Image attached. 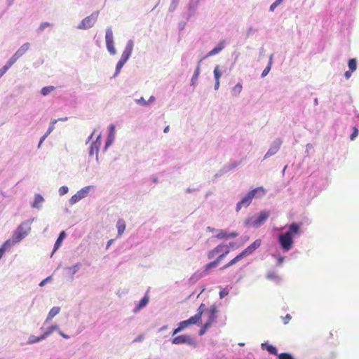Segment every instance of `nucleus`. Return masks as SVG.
<instances>
[{"label": "nucleus", "instance_id": "obj_39", "mask_svg": "<svg viewBox=\"0 0 359 359\" xmlns=\"http://www.w3.org/2000/svg\"><path fill=\"white\" fill-rule=\"evenodd\" d=\"M222 74L219 71V66L217 65L214 69V76L215 80H219L221 77Z\"/></svg>", "mask_w": 359, "mask_h": 359}, {"label": "nucleus", "instance_id": "obj_52", "mask_svg": "<svg viewBox=\"0 0 359 359\" xmlns=\"http://www.w3.org/2000/svg\"><path fill=\"white\" fill-rule=\"evenodd\" d=\"M227 294H228V292L226 290H223L220 291V292H219V295H220L221 298H223L224 297H225Z\"/></svg>", "mask_w": 359, "mask_h": 359}, {"label": "nucleus", "instance_id": "obj_47", "mask_svg": "<svg viewBox=\"0 0 359 359\" xmlns=\"http://www.w3.org/2000/svg\"><path fill=\"white\" fill-rule=\"evenodd\" d=\"M137 103H138L139 104H141V105H144V106L148 104V102L146 101L145 99L143 97H141L140 99L137 100Z\"/></svg>", "mask_w": 359, "mask_h": 359}, {"label": "nucleus", "instance_id": "obj_5", "mask_svg": "<svg viewBox=\"0 0 359 359\" xmlns=\"http://www.w3.org/2000/svg\"><path fill=\"white\" fill-rule=\"evenodd\" d=\"M30 228L28 227L27 229H25L23 227V224L20 225L16 230L14 231L12 241L11 243H19L21 240H22L27 234Z\"/></svg>", "mask_w": 359, "mask_h": 359}, {"label": "nucleus", "instance_id": "obj_22", "mask_svg": "<svg viewBox=\"0 0 359 359\" xmlns=\"http://www.w3.org/2000/svg\"><path fill=\"white\" fill-rule=\"evenodd\" d=\"M262 348H265L269 353L273 355H277V349L272 345L268 344L266 343L262 344Z\"/></svg>", "mask_w": 359, "mask_h": 359}, {"label": "nucleus", "instance_id": "obj_13", "mask_svg": "<svg viewBox=\"0 0 359 359\" xmlns=\"http://www.w3.org/2000/svg\"><path fill=\"white\" fill-rule=\"evenodd\" d=\"M101 144V142L100 140V137L97 138V140L92 142L90 149H89V154L90 156H93V154L96 155V157L97 158V154L99 151V148Z\"/></svg>", "mask_w": 359, "mask_h": 359}, {"label": "nucleus", "instance_id": "obj_35", "mask_svg": "<svg viewBox=\"0 0 359 359\" xmlns=\"http://www.w3.org/2000/svg\"><path fill=\"white\" fill-rule=\"evenodd\" d=\"M43 339H44L41 338V335L40 337H36L34 335H32L29 338V344H34V343H36Z\"/></svg>", "mask_w": 359, "mask_h": 359}, {"label": "nucleus", "instance_id": "obj_8", "mask_svg": "<svg viewBox=\"0 0 359 359\" xmlns=\"http://www.w3.org/2000/svg\"><path fill=\"white\" fill-rule=\"evenodd\" d=\"M90 187H85L79 191L76 192L69 200L70 204L73 205L79 202L82 198L86 197L89 193Z\"/></svg>", "mask_w": 359, "mask_h": 359}, {"label": "nucleus", "instance_id": "obj_18", "mask_svg": "<svg viewBox=\"0 0 359 359\" xmlns=\"http://www.w3.org/2000/svg\"><path fill=\"white\" fill-rule=\"evenodd\" d=\"M60 311V308L55 306L50 309L49 311L47 318L46 319V322H48L52 320L53 318H54L56 315H57Z\"/></svg>", "mask_w": 359, "mask_h": 359}, {"label": "nucleus", "instance_id": "obj_61", "mask_svg": "<svg viewBox=\"0 0 359 359\" xmlns=\"http://www.w3.org/2000/svg\"><path fill=\"white\" fill-rule=\"evenodd\" d=\"M169 131V126H166L165 128H164V133H168Z\"/></svg>", "mask_w": 359, "mask_h": 359}, {"label": "nucleus", "instance_id": "obj_25", "mask_svg": "<svg viewBox=\"0 0 359 359\" xmlns=\"http://www.w3.org/2000/svg\"><path fill=\"white\" fill-rule=\"evenodd\" d=\"M11 246V241L8 240L6 241L0 248V259L2 257L3 255L4 254L5 251L9 248Z\"/></svg>", "mask_w": 359, "mask_h": 359}, {"label": "nucleus", "instance_id": "obj_15", "mask_svg": "<svg viewBox=\"0 0 359 359\" xmlns=\"http://www.w3.org/2000/svg\"><path fill=\"white\" fill-rule=\"evenodd\" d=\"M189 326H190V324H189V323L188 322L187 320H183V321L180 322L178 324L177 327L174 330L172 335L174 336V335L177 334V333H179L181 331L184 330V329H186Z\"/></svg>", "mask_w": 359, "mask_h": 359}, {"label": "nucleus", "instance_id": "obj_30", "mask_svg": "<svg viewBox=\"0 0 359 359\" xmlns=\"http://www.w3.org/2000/svg\"><path fill=\"white\" fill-rule=\"evenodd\" d=\"M348 65L351 72L355 71L357 68V62L355 58L350 59Z\"/></svg>", "mask_w": 359, "mask_h": 359}, {"label": "nucleus", "instance_id": "obj_10", "mask_svg": "<svg viewBox=\"0 0 359 359\" xmlns=\"http://www.w3.org/2000/svg\"><path fill=\"white\" fill-rule=\"evenodd\" d=\"M262 244L261 239H257L251 245L244 249L241 253L244 257L251 255L254 251L260 247Z\"/></svg>", "mask_w": 359, "mask_h": 359}, {"label": "nucleus", "instance_id": "obj_48", "mask_svg": "<svg viewBox=\"0 0 359 359\" xmlns=\"http://www.w3.org/2000/svg\"><path fill=\"white\" fill-rule=\"evenodd\" d=\"M205 306V305L203 304H202L199 308L198 309V311H197V313L196 315H200V318H201L202 317V315H203V307Z\"/></svg>", "mask_w": 359, "mask_h": 359}, {"label": "nucleus", "instance_id": "obj_7", "mask_svg": "<svg viewBox=\"0 0 359 359\" xmlns=\"http://www.w3.org/2000/svg\"><path fill=\"white\" fill-rule=\"evenodd\" d=\"M105 39H106V46H107V50L111 55H115L116 51V49H115L114 45L113 32H112V30L111 29V28H108L107 29Z\"/></svg>", "mask_w": 359, "mask_h": 359}, {"label": "nucleus", "instance_id": "obj_37", "mask_svg": "<svg viewBox=\"0 0 359 359\" xmlns=\"http://www.w3.org/2000/svg\"><path fill=\"white\" fill-rule=\"evenodd\" d=\"M210 323H205L199 331V335H203L210 327Z\"/></svg>", "mask_w": 359, "mask_h": 359}, {"label": "nucleus", "instance_id": "obj_54", "mask_svg": "<svg viewBox=\"0 0 359 359\" xmlns=\"http://www.w3.org/2000/svg\"><path fill=\"white\" fill-rule=\"evenodd\" d=\"M278 265H280L283 262H284V257H282V256H280L278 258Z\"/></svg>", "mask_w": 359, "mask_h": 359}, {"label": "nucleus", "instance_id": "obj_55", "mask_svg": "<svg viewBox=\"0 0 359 359\" xmlns=\"http://www.w3.org/2000/svg\"><path fill=\"white\" fill-rule=\"evenodd\" d=\"M219 87V80H215V89L217 90Z\"/></svg>", "mask_w": 359, "mask_h": 359}, {"label": "nucleus", "instance_id": "obj_6", "mask_svg": "<svg viewBox=\"0 0 359 359\" xmlns=\"http://www.w3.org/2000/svg\"><path fill=\"white\" fill-rule=\"evenodd\" d=\"M269 215L270 212L269 211H262L255 220H254L252 222H250V220H248L246 221V224L258 227L266 222V220L269 218Z\"/></svg>", "mask_w": 359, "mask_h": 359}, {"label": "nucleus", "instance_id": "obj_2", "mask_svg": "<svg viewBox=\"0 0 359 359\" xmlns=\"http://www.w3.org/2000/svg\"><path fill=\"white\" fill-rule=\"evenodd\" d=\"M257 194H258L259 197H261L265 195L266 191L262 187H259L251 190L242 198L241 201L237 203L236 210L239 211L243 206L248 207L251 203L252 198Z\"/></svg>", "mask_w": 359, "mask_h": 359}, {"label": "nucleus", "instance_id": "obj_64", "mask_svg": "<svg viewBox=\"0 0 359 359\" xmlns=\"http://www.w3.org/2000/svg\"><path fill=\"white\" fill-rule=\"evenodd\" d=\"M110 143H111L110 142H107V143H106V146L107 147L108 145H109V144H110Z\"/></svg>", "mask_w": 359, "mask_h": 359}, {"label": "nucleus", "instance_id": "obj_43", "mask_svg": "<svg viewBox=\"0 0 359 359\" xmlns=\"http://www.w3.org/2000/svg\"><path fill=\"white\" fill-rule=\"evenodd\" d=\"M124 62H123L122 61L119 60L116 65V73L118 74L119 73V72L121 71V68L123 67V66L124 65Z\"/></svg>", "mask_w": 359, "mask_h": 359}, {"label": "nucleus", "instance_id": "obj_28", "mask_svg": "<svg viewBox=\"0 0 359 359\" xmlns=\"http://www.w3.org/2000/svg\"><path fill=\"white\" fill-rule=\"evenodd\" d=\"M55 89V88L53 86L43 87L41 89V94L46 96L48 95L50 93L53 92Z\"/></svg>", "mask_w": 359, "mask_h": 359}, {"label": "nucleus", "instance_id": "obj_33", "mask_svg": "<svg viewBox=\"0 0 359 359\" xmlns=\"http://www.w3.org/2000/svg\"><path fill=\"white\" fill-rule=\"evenodd\" d=\"M19 59L18 56L14 54L8 61L6 66L9 69Z\"/></svg>", "mask_w": 359, "mask_h": 359}, {"label": "nucleus", "instance_id": "obj_1", "mask_svg": "<svg viewBox=\"0 0 359 359\" xmlns=\"http://www.w3.org/2000/svg\"><path fill=\"white\" fill-rule=\"evenodd\" d=\"M302 223H292L288 228V231L279 235L278 241L283 251L290 250L293 246V236L299 233Z\"/></svg>", "mask_w": 359, "mask_h": 359}, {"label": "nucleus", "instance_id": "obj_32", "mask_svg": "<svg viewBox=\"0 0 359 359\" xmlns=\"http://www.w3.org/2000/svg\"><path fill=\"white\" fill-rule=\"evenodd\" d=\"M266 278L270 280H275L278 278V276L276 271H269L266 274Z\"/></svg>", "mask_w": 359, "mask_h": 359}, {"label": "nucleus", "instance_id": "obj_62", "mask_svg": "<svg viewBox=\"0 0 359 359\" xmlns=\"http://www.w3.org/2000/svg\"><path fill=\"white\" fill-rule=\"evenodd\" d=\"M113 241H114L113 239H111V240H109V241H108L107 247H109V246L112 243Z\"/></svg>", "mask_w": 359, "mask_h": 359}, {"label": "nucleus", "instance_id": "obj_53", "mask_svg": "<svg viewBox=\"0 0 359 359\" xmlns=\"http://www.w3.org/2000/svg\"><path fill=\"white\" fill-rule=\"evenodd\" d=\"M353 72H351V70L350 71H346L345 73H344V76L345 77L348 79H349L351 76V73Z\"/></svg>", "mask_w": 359, "mask_h": 359}, {"label": "nucleus", "instance_id": "obj_23", "mask_svg": "<svg viewBox=\"0 0 359 359\" xmlns=\"http://www.w3.org/2000/svg\"><path fill=\"white\" fill-rule=\"evenodd\" d=\"M216 313L217 310L215 308L210 309L209 311V318L206 323H210V325H211L216 320Z\"/></svg>", "mask_w": 359, "mask_h": 359}, {"label": "nucleus", "instance_id": "obj_57", "mask_svg": "<svg viewBox=\"0 0 359 359\" xmlns=\"http://www.w3.org/2000/svg\"><path fill=\"white\" fill-rule=\"evenodd\" d=\"M59 334L64 338L65 339H69V337L67 334H65L64 332H62V331H59Z\"/></svg>", "mask_w": 359, "mask_h": 359}, {"label": "nucleus", "instance_id": "obj_4", "mask_svg": "<svg viewBox=\"0 0 359 359\" xmlns=\"http://www.w3.org/2000/svg\"><path fill=\"white\" fill-rule=\"evenodd\" d=\"M98 15L99 11L93 13L90 15L82 20V21L78 25V28L80 29H87L92 27L96 22Z\"/></svg>", "mask_w": 359, "mask_h": 359}, {"label": "nucleus", "instance_id": "obj_29", "mask_svg": "<svg viewBox=\"0 0 359 359\" xmlns=\"http://www.w3.org/2000/svg\"><path fill=\"white\" fill-rule=\"evenodd\" d=\"M220 262L217 259L214 260L213 262H211L208 264H207L205 266V270L208 271L212 268L216 267Z\"/></svg>", "mask_w": 359, "mask_h": 359}, {"label": "nucleus", "instance_id": "obj_38", "mask_svg": "<svg viewBox=\"0 0 359 359\" xmlns=\"http://www.w3.org/2000/svg\"><path fill=\"white\" fill-rule=\"evenodd\" d=\"M278 150V147L271 148L265 154L264 158H266L269 156L273 155L274 154H276Z\"/></svg>", "mask_w": 359, "mask_h": 359}, {"label": "nucleus", "instance_id": "obj_59", "mask_svg": "<svg viewBox=\"0 0 359 359\" xmlns=\"http://www.w3.org/2000/svg\"><path fill=\"white\" fill-rule=\"evenodd\" d=\"M154 100H155V97L154 96H151L149 101H147V102H148V103L153 102Z\"/></svg>", "mask_w": 359, "mask_h": 359}, {"label": "nucleus", "instance_id": "obj_34", "mask_svg": "<svg viewBox=\"0 0 359 359\" xmlns=\"http://www.w3.org/2000/svg\"><path fill=\"white\" fill-rule=\"evenodd\" d=\"M79 267H80V264L77 263L76 264H75L71 267H68L67 270L69 271V273L72 275H74L78 271Z\"/></svg>", "mask_w": 359, "mask_h": 359}, {"label": "nucleus", "instance_id": "obj_17", "mask_svg": "<svg viewBox=\"0 0 359 359\" xmlns=\"http://www.w3.org/2000/svg\"><path fill=\"white\" fill-rule=\"evenodd\" d=\"M116 228L118 230V236H121L126 229V222L123 219H119L116 224Z\"/></svg>", "mask_w": 359, "mask_h": 359}, {"label": "nucleus", "instance_id": "obj_20", "mask_svg": "<svg viewBox=\"0 0 359 359\" xmlns=\"http://www.w3.org/2000/svg\"><path fill=\"white\" fill-rule=\"evenodd\" d=\"M57 120H53L51 121L50 123V125L48 128V131L46 132V133L41 138L40 140V142H39V147H40V145L42 144V142L45 140V139L48 137V135L54 129V126L55 124L57 123Z\"/></svg>", "mask_w": 359, "mask_h": 359}, {"label": "nucleus", "instance_id": "obj_41", "mask_svg": "<svg viewBox=\"0 0 359 359\" xmlns=\"http://www.w3.org/2000/svg\"><path fill=\"white\" fill-rule=\"evenodd\" d=\"M358 135V130L356 127L353 128V133H351L350 138L353 140Z\"/></svg>", "mask_w": 359, "mask_h": 359}, {"label": "nucleus", "instance_id": "obj_40", "mask_svg": "<svg viewBox=\"0 0 359 359\" xmlns=\"http://www.w3.org/2000/svg\"><path fill=\"white\" fill-rule=\"evenodd\" d=\"M278 359H294L292 356L287 353H282L278 355Z\"/></svg>", "mask_w": 359, "mask_h": 359}, {"label": "nucleus", "instance_id": "obj_44", "mask_svg": "<svg viewBox=\"0 0 359 359\" xmlns=\"http://www.w3.org/2000/svg\"><path fill=\"white\" fill-rule=\"evenodd\" d=\"M283 1V0H276L274 3H273L271 6H270V10L271 11H273V10L275 9V8H276L281 2Z\"/></svg>", "mask_w": 359, "mask_h": 359}, {"label": "nucleus", "instance_id": "obj_51", "mask_svg": "<svg viewBox=\"0 0 359 359\" xmlns=\"http://www.w3.org/2000/svg\"><path fill=\"white\" fill-rule=\"evenodd\" d=\"M50 25L48 22H43L39 27V29L42 31L45 27H49Z\"/></svg>", "mask_w": 359, "mask_h": 359}, {"label": "nucleus", "instance_id": "obj_50", "mask_svg": "<svg viewBox=\"0 0 359 359\" xmlns=\"http://www.w3.org/2000/svg\"><path fill=\"white\" fill-rule=\"evenodd\" d=\"M8 69V68L4 65L1 69H0V77L2 76L6 72Z\"/></svg>", "mask_w": 359, "mask_h": 359}, {"label": "nucleus", "instance_id": "obj_31", "mask_svg": "<svg viewBox=\"0 0 359 359\" xmlns=\"http://www.w3.org/2000/svg\"><path fill=\"white\" fill-rule=\"evenodd\" d=\"M43 201V197L39 195V194H37L35 196V198H34V203H33V206L36 208V207H39V205Z\"/></svg>", "mask_w": 359, "mask_h": 359}, {"label": "nucleus", "instance_id": "obj_14", "mask_svg": "<svg viewBox=\"0 0 359 359\" xmlns=\"http://www.w3.org/2000/svg\"><path fill=\"white\" fill-rule=\"evenodd\" d=\"M244 257H245L243 255V254L241 252L239 253L237 256H236L233 259H232L231 261H229L227 264L224 265L221 268V269L224 270V269L231 266L232 265L236 264L238 262H239L240 260H241Z\"/></svg>", "mask_w": 359, "mask_h": 359}, {"label": "nucleus", "instance_id": "obj_12", "mask_svg": "<svg viewBox=\"0 0 359 359\" xmlns=\"http://www.w3.org/2000/svg\"><path fill=\"white\" fill-rule=\"evenodd\" d=\"M238 235L236 232H231L228 233L224 230H219L217 234L215 236L218 239H228L235 238Z\"/></svg>", "mask_w": 359, "mask_h": 359}, {"label": "nucleus", "instance_id": "obj_11", "mask_svg": "<svg viewBox=\"0 0 359 359\" xmlns=\"http://www.w3.org/2000/svg\"><path fill=\"white\" fill-rule=\"evenodd\" d=\"M133 49V42L132 41H129L126 46L125 50H123L121 59L119 60L126 63L129 57H130Z\"/></svg>", "mask_w": 359, "mask_h": 359}, {"label": "nucleus", "instance_id": "obj_9", "mask_svg": "<svg viewBox=\"0 0 359 359\" xmlns=\"http://www.w3.org/2000/svg\"><path fill=\"white\" fill-rule=\"evenodd\" d=\"M171 341L173 344H192L194 343L192 338L187 334L179 335L173 337Z\"/></svg>", "mask_w": 359, "mask_h": 359}, {"label": "nucleus", "instance_id": "obj_60", "mask_svg": "<svg viewBox=\"0 0 359 359\" xmlns=\"http://www.w3.org/2000/svg\"><path fill=\"white\" fill-rule=\"evenodd\" d=\"M333 332H334V334H337V330H332L330 332V337H332L334 336V333Z\"/></svg>", "mask_w": 359, "mask_h": 359}, {"label": "nucleus", "instance_id": "obj_24", "mask_svg": "<svg viewBox=\"0 0 359 359\" xmlns=\"http://www.w3.org/2000/svg\"><path fill=\"white\" fill-rule=\"evenodd\" d=\"M243 86L241 83L236 84L231 90L232 95L233 96H238L242 91Z\"/></svg>", "mask_w": 359, "mask_h": 359}, {"label": "nucleus", "instance_id": "obj_26", "mask_svg": "<svg viewBox=\"0 0 359 359\" xmlns=\"http://www.w3.org/2000/svg\"><path fill=\"white\" fill-rule=\"evenodd\" d=\"M200 71H201V67H200V64H198L197 67L195 69L194 74V75L192 76V79H191V82H192L193 85H194L195 83L197 81L198 78L199 74H200Z\"/></svg>", "mask_w": 359, "mask_h": 359}, {"label": "nucleus", "instance_id": "obj_49", "mask_svg": "<svg viewBox=\"0 0 359 359\" xmlns=\"http://www.w3.org/2000/svg\"><path fill=\"white\" fill-rule=\"evenodd\" d=\"M291 318V316L290 314H287L285 317L283 318V323L285 325L287 324Z\"/></svg>", "mask_w": 359, "mask_h": 359}, {"label": "nucleus", "instance_id": "obj_16", "mask_svg": "<svg viewBox=\"0 0 359 359\" xmlns=\"http://www.w3.org/2000/svg\"><path fill=\"white\" fill-rule=\"evenodd\" d=\"M224 48V41H221L217 47L214 48L212 50H211L206 55V57H210L212 55H214L215 54H217L219 53Z\"/></svg>", "mask_w": 359, "mask_h": 359}, {"label": "nucleus", "instance_id": "obj_42", "mask_svg": "<svg viewBox=\"0 0 359 359\" xmlns=\"http://www.w3.org/2000/svg\"><path fill=\"white\" fill-rule=\"evenodd\" d=\"M69 191V189L66 186H62L59 189V194L62 196L66 194Z\"/></svg>", "mask_w": 359, "mask_h": 359}, {"label": "nucleus", "instance_id": "obj_36", "mask_svg": "<svg viewBox=\"0 0 359 359\" xmlns=\"http://www.w3.org/2000/svg\"><path fill=\"white\" fill-rule=\"evenodd\" d=\"M149 302V297L145 296L144 297L140 302L139 303V305L137 306V308L140 309H142V307L145 306L147 303Z\"/></svg>", "mask_w": 359, "mask_h": 359}, {"label": "nucleus", "instance_id": "obj_19", "mask_svg": "<svg viewBox=\"0 0 359 359\" xmlns=\"http://www.w3.org/2000/svg\"><path fill=\"white\" fill-rule=\"evenodd\" d=\"M29 48V43H25L20 47V48L15 52V55L20 58L22 56Z\"/></svg>", "mask_w": 359, "mask_h": 359}, {"label": "nucleus", "instance_id": "obj_46", "mask_svg": "<svg viewBox=\"0 0 359 359\" xmlns=\"http://www.w3.org/2000/svg\"><path fill=\"white\" fill-rule=\"evenodd\" d=\"M271 69V64H269L264 69V71L262 72V76L264 77L265 76H266L268 74V73L269 72Z\"/></svg>", "mask_w": 359, "mask_h": 359}, {"label": "nucleus", "instance_id": "obj_58", "mask_svg": "<svg viewBox=\"0 0 359 359\" xmlns=\"http://www.w3.org/2000/svg\"><path fill=\"white\" fill-rule=\"evenodd\" d=\"M50 328L54 332L55 330H57L58 329V326L56 325H52V326H50Z\"/></svg>", "mask_w": 359, "mask_h": 359}, {"label": "nucleus", "instance_id": "obj_63", "mask_svg": "<svg viewBox=\"0 0 359 359\" xmlns=\"http://www.w3.org/2000/svg\"><path fill=\"white\" fill-rule=\"evenodd\" d=\"M67 118H60L59 120H61V121H66Z\"/></svg>", "mask_w": 359, "mask_h": 359}, {"label": "nucleus", "instance_id": "obj_45", "mask_svg": "<svg viewBox=\"0 0 359 359\" xmlns=\"http://www.w3.org/2000/svg\"><path fill=\"white\" fill-rule=\"evenodd\" d=\"M53 331L51 330L50 327L47 329V330L41 335V338L44 339L48 337Z\"/></svg>", "mask_w": 359, "mask_h": 359}, {"label": "nucleus", "instance_id": "obj_27", "mask_svg": "<svg viewBox=\"0 0 359 359\" xmlns=\"http://www.w3.org/2000/svg\"><path fill=\"white\" fill-rule=\"evenodd\" d=\"M187 320L191 325L198 323L201 320V318H200V315L196 314L194 316L189 318Z\"/></svg>", "mask_w": 359, "mask_h": 359}, {"label": "nucleus", "instance_id": "obj_56", "mask_svg": "<svg viewBox=\"0 0 359 359\" xmlns=\"http://www.w3.org/2000/svg\"><path fill=\"white\" fill-rule=\"evenodd\" d=\"M50 279V278H47L46 279H44L43 280H42L40 283H39V285L40 286H43L45 285V283H46V282Z\"/></svg>", "mask_w": 359, "mask_h": 359}, {"label": "nucleus", "instance_id": "obj_3", "mask_svg": "<svg viewBox=\"0 0 359 359\" xmlns=\"http://www.w3.org/2000/svg\"><path fill=\"white\" fill-rule=\"evenodd\" d=\"M233 243L229 245L219 244L208 253V258L211 259L215 255H219L217 259L220 262L230 252V246H233Z\"/></svg>", "mask_w": 359, "mask_h": 359}, {"label": "nucleus", "instance_id": "obj_21", "mask_svg": "<svg viewBox=\"0 0 359 359\" xmlns=\"http://www.w3.org/2000/svg\"><path fill=\"white\" fill-rule=\"evenodd\" d=\"M65 236H66L65 232L62 231L55 243L53 252H55L60 247L62 242L64 240V238H65Z\"/></svg>", "mask_w": 359, "mask_h": 359}]
</instances>
